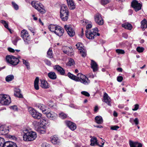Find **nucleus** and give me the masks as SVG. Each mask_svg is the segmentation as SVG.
I'll use <instances>...</instances> for the list:
<instances>
[{"instance_id":"nucleus-59","label":"nucleus","mask_w":147,"mask_h":147,"mask_svg":"<svg viewBox=\"0 0 147 147\" xmlns=\"http://www.w3.org/2000/svg\"><path fill=\"white\" fill-rule=\"evenodd\" d=\"M8 50L11 52L14 53L15 51L14 49L10 47L8 48Z\"/></svg>"},{"instance_id":"nucleus-14","label":"nucleus","mask_w":147,"mask_h":147,"mask_svg":"<svg viewBox=\"0 0 147 147\" xmlns=\"http://www.w3.org/2000/svg\"><path fill=\"white\" fill-rule=\"evenodd\" d=\"M131 6L136 11H137L141 9L142 5L140 3H138V1L134 0L131 2Z\"/></svg>"},{"instance_id":"nucleus-3","label":"nucleus","mask_w":147,"mask_h":147,"mask_svg":"<svg viewBox=\"0 0 147 147\" xmlns=\"http://www.w3.org/2000/svg\"><path fill=\"white\" fill-rule=\"evenodd\" d=\"M98 31L97 28H95L90 30H87L86 31V36L89 39H93L97 36L100 35V34L98 33Z\"/></svg>"},{"instance_id":"nucleus-12","label":"nucleus","mask_w":147,"mask_h":147,"mask_svg":"<svg viewBox=\"0 0 147 147\" xmlns=\"http://www.w3.org/2000/svg\"><path fill=\"white\" fill-rule=\"evenodd\" d=\"M94 19L96 23L98 25H102L103 24V19L100 14L97 13L94 16Z\"/></svg>"},{"instance_id":"nucleus-54","label":"nucleus","mask_w":147,"mask_h":147,"mask_svg":"<svg viewBox=\"0 0 147 147\" xmlns=\"http://www.w3.org/2000/svg\"><path fill=\"white\" fill-rule=\"evenodd\" d=\"M134 108H133L132 110L133 111H135L137 110L139 108V105L138 104H136L134 105Z\"/></svg>"},{"instance_id":"nucleus-22","label":"nucleus","mask_w":147,"mask_h":147,"mask_svg":"<svg viewBox=\"0 0 147 147\" xmlns=\"http://www.w3.org/2000/svg\"><path fill=\"white\" fill-rule=\"evenodd\" d=\"M36 107L38 109L42 111L43 114H45V113H46L45 112L47 110L45 109V106L44 105L38 103L36 105Z\"/></svg>"},{"instance_id":"nucleus-52","label":"nucleus","mask_w":147,"mask_h":147,"mask_svg":"<svg viewBox=\"0 0 147 147\" xmlns=\"http://www.w3.org/2000/svg\"><path fill=\"white\" fill-rule=\"evenodd\" d=\"M119 128V127L117 125L111 126V129L113 130H116Z\"/></svg>"},{"instance_id":"nucleus-38","label":"nucleus","mask_w":147,"mask_h":147,"mask_svg":"<svg viewBox=\"0 0 147 147\" xmlns=\"http://www.w3.org/2000/svg\"><path fill=\"white\" fill-rule=\"evenodd\" d=\"M57 27V26H56L55 25H50L49 26L48 28L51 31L53 32L54 33Z\"/></svg>"},{"instance_id":"nucleus-37","label":"nucleus","mask_w":147,"mask_h":147,"mask_svg":"<svg viewBox=\"0 0 147 147\" xmlns=\"http://www.w3.org/2000/svg\"><path fill=\"white\" fill-rule=\"evenodd\" d=\"M75 64V63L74 60L72 58L69 59V61L67 64V65L70 66H74Z\"/></svg>"},{"instance_id":"nucleus-39","label":"nucleus","mask_w":147,"mask_h":147,"mask_svg":"<svg viewBox=\"0 0 147 147\" xmlns=\"http://www.w3.org/2000/svg\"><path fill=\"white\" fill-rule=\"evenodd\" d=\"M97 139L95 137H93L90 140L91 142L90 145L92 146H94L95 144H97Z\"/></svg>"},{"instance_id":"nucleus-27","label":"nucleus","mask_w":147,"mask_h":147,"mask_svg":"<svg viewBox=\"0 0 147 147\" xmlns=\"http://www.w3.org/2000/svg\"><path fill=\"white\" fill-rule=\"evenodd\" d=\"M91 68L93 69L94 72H96L98 70V65L94 60H91L90 63Z\"/></svg>"},{"instance_id":"nucleus-8","label":"nucleus","mask_w":147,"mask_h":147,"mask_svg":"<svg viewBox=\"0 0 147 147\" xmlns=\"http://www.w3.org/2000/svg\"><path fill=\"white\" fill-rule=\"evenodd\" d=\"M6 59L7 62L13 65H17L19 62L18 58L13 56H7L6 57Z\"/></svg>"},{"instance_id":"nucleus-21","label":"nucleus","mask_w":147,"mask_h":147,"mask_svg":"<svg viewBox=\"0 0 147 147\" xmlns=\"http://www.w3.org/2000/svg\"><path fill=\"white\" fill-rule=\"evenodd\" d=\"M129 144L130 147H142V144L137 142H134L131 140H129Z\"/></svg>"},{"instance_id":"nucleus-62","label":"nucleus","mask_w":147,"mask_h":147,"mask_svg":"<svg viewBox=\"0 0 147 147\" xmlns=\"http://www.w3.org/2000/svg\"><path fill=\"white\" fill-rule=\"evenodd\" d=\"M32 16L33 17V19L34 20H37V18L36 17H35V15H32Z\"/></svg>"},{"instance_id":"nucleus-33","label":"nucleus","mask_w":147,"mask_h":147,"mask_svg":"<svg viewBox=\"0 0 147 147\" xmlns=\"http://www.w3.org/2000/svg\"><path fill=\"white\" fill-rule=\"evenodd\" d=\"M129 121L132 125L135 124L136 125H137L139 123V120L137 118H136L135 119L131 118H130Z\"/></svg>"},{"instance_id":"nucleus-4","label":"nucleus","mask_w":147,"mask_h":147,"mask_svg":"<svg viewBox=\"0 0 147 147\" xmlns=\"http://www.w3.org/2000/svg\"><path fill=\"white\" fill-rule=\"evenodd\" d=\"M24 134L23 138L25 141H32L35 139L37 137V134L35 132L28 131L26 133H24Z\"/></svg>"},{"instance_id":"nucleus-32","label":"nucleus","mask_w":147,"mask_h":147,"mask_svg":"<svg viewBox=\"0 0 147 147\" xmlns=\"http://www.w3.org/2000/svg\"><path fill=\"white\" fill-rule=\"evenodd\" d=\"M40 86L44 88H47L49 87L48 83L46 81L44 80L41 81Z\"/></svg>"},{"instance_id":"nucleus-18","label":"nucleus","mask_w":147,"mask_h":147,"mask_svg":"<svg viewBox=\"0 0 147 147\" xmlns=\"http://www.w3.org/2000/svg\"><path fill=\"white\" fill-rule=\"evenodd\" d=\"M54 68L57 70L58 72L62 75H65V70L63 68L59 65H56L54 66Z\"/></svg>"},{"instance_id":"nucleus-30","label":"nucleus","mask_w":147,"mask_h":147,"mask_svg":"<svg viewBox=\"0 0 147 147\" xmlns=\"http://www.w3.org/2000/svg\"><path fill=\"white\" fill-rule=\"evenodd\" d=\"M48 76L52 80H55L57 78V75L55 72H50L48 73Z\"/></svg>"},{"instance_id":"nucleus-29","label":"nucleus","mask_w":147,"mask_h":147,"mask_svg":"<svg viewBox=\"0 0 147 147\" xmlns=\"http://www.w3.org/2000/svg\"><path fill=\"white\" fill-rule=\"evenodd\" d=\"M121 26L129 30H131L132 28L131 25L127 22L122 24Z\"/></svg>"},{"instance_id":"nucleus-53","label":"nucleus","mask_w":147,"mask_h":147,"mask_svg":"<svg viewBox=\"0 0 147 147\" xmlns=\"http://www.w3.org/2000/svg\"><path fill=\"white\" fill-rule=\"evenodd\" d=\"M45 63L48 65L51 66V61L48 59H45L44 60Z\"/></svg>"},{"instance_id":"nucleus-17","label":"nucleus","mask_w":147,"mask_h":147,"mask_svg":"<svg viewBox=\"0 0 147 147\" xmlns=\"http://www.w3.org/2000/svg\"><path fill=\"white\" fill-rule=\"evenodd\" d=\"M64 32L63 29L59 26H57L54 33L59 36H61L63 35Z\"/></svg>"},{"instance_id":"nucleus-44","label":"nucleus","mask_w":147,"mask_h":147,"mask_svg":"<svg viewBox=\"0 0 147 147\" xmlns=\"http://www.w3.org/2000/svg\"><path fill=\"white\" fill-rule=\"evenodd\" d=\"M110 1V0H101L100 3L102 5H105L108 3Z\"/></svg>"},{"instance_id":"nucleus-35","label":"nucleus","mask_w":147,"mask_h":147,"mask_svg":"<svg viewBox=\"0 0 147 147\" xmlns=\"http://www.w3.org/2000/svg\"><path fill=\"white\" fill-rule=\"evenodd\" d=\"M39 79L38 77L36 78L34 81V87L35 89L38 90L39 89V87L38 85Z\"/></svg>"},{"instance_id":"nucleus-11","label":"nucleus","mask_w":147,"mask_h":147,"mask_svg":"<svg viewBox=\"0 0 147 147\" xmlns=\"http://www.w3.org/2000/svg\"><path fill=\"white\" fill-rule=\"evenodd\" d=\"M76 48L79 50L80 53L83 57L86 56V53L85 49L83 48V45L81 42H78L76 45Z\"/></svg>"},{"instance_id":"nucleus-15","label":"nucleus","mask_w":147,"mask_h":147,"mask_svg":"<svg viewBox=\"0 0 147 147\" xmlns=\"http://www.w3.org/2000/svg\"><path fill=\"white\" fill-rule=\"evenodd\" d=\"M45 114L46 115L47 117L51 119H53L57 117V115L54 112L51 111H46Z\"/></svg>"},{"instance_id":"nucleus-25","label":"nucleus","mask_w":147,"mask_h":147,"mask_svg":"<svg viewBox=\"0 0 147 147\" xmlns=\"http://www.w3.org/2000/svg\"><path fill=\"white\" fill-rule=\"evenodd\" d=\"M3 147H18L16 144L14 142L7 141L4 143Z\"/></svg>"},{"instance_id":"nucleus-64","label":"nucleus","mask_w":147,"mask_h":147,"mask_svg":"<svg viewBox=\"0 0 147 147\" xmlns=\"http://www.w3.org/2000/svg\"><path fill=\"white\" fill-rule=\"evenodd\" d=\"M69 52V51H67V50H66V51H63V52L64 53H65V54H67L68 55L69 54L68 52Z\"/></svg>"},{"instance_id":"nucleus-47","label":"nucleus","mask_w":147,"mask_h":147,"mask_svg":"<svg viewBox=\"0 0 147 147\" xmlns=\"http://www.w3.org/2000/svg\"><path fill=\"white\" fill-rule=\"evenodd\" d=\"M116 51L118 54H124L125 53L124 50L122 49H117L116 50Z\"/></svg>"},{"instance_id":"nucleus-28","label":"nucleus","mask_w":147,"mask_h":147,"mask_svg":"<svg viewBox=\"0 0 147 147\" xmlns=\"http://www.w3.org/2000/svg\"><path fill=\"white\" fill-rule=\"evenodd\" d=\"M14 92V95L15 96L20 98L23 97L22 95L20 93V90L19 88H15Z\"/></svg>"},{"instance_id":"nucleus-1","label":"nucleus","mask_w":147,"mask_h":147,"mask_svg":"<svg viewBox=\"0 0 147 147\" xmlns=\"http://www.w3.org/2000/svg\"><path fill=\"white\" fill-rule=\"evenodd\" d=\"M67 76L70 79L77 82H80L85 85H88L90 82V81L88 78L80 73L78 74L77 76H76L68 72Z\"/></svg>"},{"instance_id":"nucleus-57","label":"nucleus","mask_w":147,"mask_h":147,"mask_svg":"<svg viewBox=\"0 0 147 147\" xmlns=\"http://www.w3.org/2000/svg\"><path fill=\"white\" fill-rule=\"evenodd\" d=\"M11 109H13L14 111H16L17 110V107L16 105H13V106H11Z\"/></svg>"},{"instance_id":"nucleus-51","label":"nucleus","mask_w":147,"mask_h":147,"mask_svg":"<svg viewBox=\"0 0 147 147\" xmlns=\"http://www.w3.org/2000/svg\"><path fill=\"white\" fill-rule=\"evenodd\" d=\"M21 39L19 37H17L16 39H15L13 41V44L16 45L17 44V43L18 42V41L20 40Z\"/></svg>"},{"instance_id":"nucleus-20","label":"nucleus","mask_w":147,"mask_h":147,"mask_svg":"<svg viewBox=\"0 0 147 147\" xmlns=\"http://www.w3.org/2000/svg\"><path fill=\"white\" fill-rule=\"evenodd\" d=\"M51 141L53 144L59 145L60 143V140L56 136H51Z\"/></svg>"},{"instance_id":"nucleus-60","label":"nucleus","mask_w":147,"mask_h":147,"mask_svg":"<svg viewBox=\"0 0 147 147\" xmlns=\"http://www.w3.org/2000/svg\"><path fill=\"white\" fill-rule=\"evenodd\" d=\"M98 106H96L94 108V111L95 112H97L98 111Z\"/></svg>"},{"instance_id":"nucleus-19","label":"nucleus","mask_w":147,"mask_h":147,"mask_svg":"<svg viewBox=\"0 0 147 147\" xmlns=\"http://www.w3.org/2000/svg\"><path fill=\"white\" fill-rule=\"evenodd\" d=\"M104 101L108 105L111 106V101L110 98L108 96V94L105 93L103 95Z\"/></svg>"},{"instance_id":"nucleus-26","label":"nucleus","mask_w":147,"mask_h":147,"mask_svg":"<svg viewBox=\"0 0 147 147\" xmlns=\"http://www.w3.org/2000/svg\"><path fill=\"white\" fill-rule=\"evenodd\" d=\"M91 22L86 20H84L82 22L83 25H86L87 29H89L92 28V25Z\"/></svg>"},{"instance_id":"nucleus-9","label":"nucleus","mask_w":147,"mask_h":147,"mask_svg":"<svg viewBox=\"0 0 147 147\" xmlns=\"http://www.w3.org/2000/svg\"><path fill=\"white\" fill-rule=\"evenodd\" d=\"M35 126V130L40 134H45L46 131V127L45 126H38L37 125L39 124V122L34 121L33 123Z\"/></svg>"},{"instance_id":"nucleus-58","label":"nucleus","mask_w":147,"mask_h":147,"mask_svg":"<svg viewBox=\"0 0 147 147\" xmlns=\"http://www.w3.org/2000/svg\"><path fill=\"white\" fill-rule=\"evenodd\" d=\"M28 29L32 33H35V30L34 29L32 28L29 27H28Z\"/></svg>"},{"instance_id":"nucleus-40","label":"nucleus","mask_w":147,"mask_h":147,"mask_svg":"<svg viewBox=\"0 0 147 147\" xmlns=\"http://www.w3.org/2000/svg\"><path fill=\"white\" fill-rule=\"evenodd\" d=\"M0 22L1 23L3 24L4 27L6 28L7 29L9 30L11 32V30L9 28L8 25V23L5 21L3 20H1V21Z\"/></svg>"},{"instance_id":"nucleus-2","label":"nucleus","mask_w":147,"mask_h":147,"mask_svg":"<svg viewBox=\"0 0 147 147\" xmlns=\"http://www.w3.org/2000/svg\"><path fill=\"white\" fill-rule=\"evenodd\" d=\"M69 12L67 6L62 4L61 6L60 17L61 20L64 21H66L68 19Z\"/></svg>"},{"instance_id":"nucleus-43","label":"nucleus","mask_w":147,"mask_h":147,"mask_svg":"<svg viewBox=\"0 0 147 147\" xmlns=\"http://www.w3.org/2000/svg\"><path fill=\"white\" fill-rule=\"evenodd\" d=\"M23 63L26 66L28 69H30V64L28 61L24 59H22Z\"/></svg>"},{"instance_id":"nucleus-63","label":"nucleus","mask_w":147,"mask_h":147,"mask_svg":"<svg viewBox=\"0 0 147 147\" xmlns=\"http://www.w3.org/2000/svg\"><path fill=\"white\" fill-rule=\"evenodd\" d=\"M113 115L115 117H117V114L116 112L114 111L113 113Z\"/></svg>"},{"instance_id":"nucleus-50","label":"nucleus","mask_w":147,"mask_h":147,"mask_svg":"<svg viewBox=\"0 0 147 147\" xmlns=\"http://www.w3.org/2000/svg\"><path fill=\"white\" fill-rule=\"evenodd\" d=\"M81 94L86 96L89 97L90 96V94L87 91H83L81 92Z\"/></svg>"},{"instance_id":"nucleus-41","label":"nucleus","mask_w":147,"mask_h":147,"mask_svg":"<svg viewBox=\"0 0 147 147\" xmlns=\"http://www.w3.org/2000/svg\"><path fill=\"white\" fill-rule=\"evenodd\" d=\"M47 57L49 58H51L53 57V54L52 49L49 48L47 52Z\"/></svg>"},{"instance_id":"nucleus-61","label":"nucleus","mask_w":147,"mask_h":147,"mask_svg":"<svg viewBox=\"0 0 147 147\" xmlns=\"http://www.w3.org/2000/svg\"><path fill=\"white\" fill-rule=\"evenodd\" d=\"M117 70L119 72H122L123 70L122 68L120 67H119L117 68Z\"/></svg>"},{"instance_id":"nucleus-24","label":"nucleus","mask_w":147,"mask_h":147,"mask_svg":"<svg viewBox=\"0 0 147 147\" xmlns=\"http://www.w3.org/2000/svg\"><path fill=\"white\" fill-rule=\"evenodd\" d=\"M66 123L68 127L72 130H74L76 128V125L70 121H66Z\"/></svg>"},{"instance_id":"nucleus-34","label":"nucleus","mask_w":147,"mask_h":147,"mask_svg":"<svg viewBox=\"0 0 147 147\" xmlns=\"http://www.w3.org/2000/svg\"><path fill=\"white\" fill-rule=\"evenodd\" d=\"M141 28L145 29L147 28V21L146 19H144L141 22Z\"/></svg>"},{"instance_id":"nucleus-46","label":"nucleus","mask_w":147,"mask_h":147,"mask_svg":"<svg viewBox=\"0 0 147 147\" xmlns=\"http://www.w3.org/2000/svg\"><path fill=\"white\" fill-rule=\"evenodd\" d=\"M144 49L143 47H138L136 48L137 51L140 53L142 52L144 50Z\"/></svg>"},{"instance_id":"nucleus-16","label":"nucleus","mask_w":147,"mask_h":147,"mask_svg":"<svg viewBox=\"0 0 147 147\" xmlns=\"http://www.w3.org/2000/svg\"><path fill=\"white\" fill-rule=\"evenodd\" d=\"M9 132L8 127L5 125L0 126V134L5 135L7 134Z\"/></svg>"},{"instance_id":"nucleus-49","label":"nucleus","mask_w":147,"mask_h":147,"mask_svg":"<svg viewBox=\"0 0 147 147\" xmlns=\"http://www.w3.org/2000/svg\"><path fill=\"white\" fill-rule=\"evenodd\" d=\"M12 6L16 10H18L19 9V6L15 3L12 2Z\"/></svg>"},{"instance_id":"nucleus-23","label":"nucleus","mask_w":147,"mask_h":147,"mask_svg":"<svg viewBox=\"0 0 147 147\" xmlns=\"http://www.w3.org/2000/svg\"><path fill=\"white\" fill-rule=\"evenodd\" d=\"M69 9H74L76 8V5L73 0H66Z\"/></svg>"},{"instance_id":"nucleus-48","label":"nucleus","mask_w":147,"mask_h":147,"mask_svg":"<svg viewBox=\"0 0 147 147\" xmlns=\"http://www.w3.org/2000/svg\"><path fill=\"white\" fill-rule=\"evenodd\" d=\"M59 115L60 117H61L62 119H65L67 117V115L63 112L60 113L59 114Z\"/></svg>"},{"instance_id":"nucleus-55","label":"nucleus","mask_w":147,"mask_h":147,"mask_svg":"<svg viewBox=\"0 0 147 147\" xmlns=\"http://www.w3.org/2000/svg\"><path fill=\"white\" fill-rule=\"evenodd\" d=\"M42 147H50V146L47 143H43L42 144Z\"/></svg>"},{"instance_id":"nucleus-31","label":"nucleus","mask_w":147,"mask_h":147,"mask_svg":"<svg viewBox=\"0 0 147 147\" xmlns=\"http://www.w3.org/2000/svg\"><path fill=\"white\" fill-rule=\"evenodd\" d=\"M95 121L96 123L98 124H101L103 123V120L102 117L100 116H97L95 118Z\"/></svg>"},{"instance_id":"nucleus-6","label":"nucleus","mask_w":147,"mask_h":147,"mask_svg":"<svg viewBox=\"0 0 147 147\" xmlns=\"http://www.w3.org/2000/svg\"><path fill=\"white\" fill-rule=\"evenodd\" d=\"M31 4L32 6L37 10L40 13L42 14L45 12L44 7L41 3L33 1H32Z\"/></svg>"},{"instance_id":"nucleus-10","label":"nucleus","mask_w":147,"mask_h":147,"mask_svg":"<svg viewBox=\"0 0 147 147\" xmlns=\"http://www.w3.org/2000/svg\"><path fill=\"white\" fill-rule=\"evenodd\" d=\"M29 113L34 119H40L41 118L42 114L37 111L34 109L32 107H30L28 109Z\"/></svg>"},{"instance_id":"nucleus-13","label":"nucleus","mask_w":147,"mask_h":147,"mask_svg":"<svg viewBox=\"0 0 147 147\" xmlns=\"http://www.w3.org/2000/svg\"><path fill=\"white\" fill-rule=\"evenodd\" d=\"M64 28L70 36L72 37L75 35V33L74 29L70 25H65Z\"/></svg>"},{"instance_id":"nucleus-42","label":"nucleus","mask_w":147,"mask_h":147,"mask_svg":"<svg viewBox=\"0 0 147 147\" xmlns=\"http://www.w3.org/2000/svg\"><path fill=\"white\" fill-rule=\"evenodd\" d=\"M14 78V76L12 75H10L7 76L5 78V80L7 82L11 81Z\"/></svg>"},{"instance_id":"nucleus-36","label":"nucleus","mask_w":147,"mask_h":147,"mask_svg":"<svg viewBox=\"0 0 147 147\" xmlns=\"http://www.w3.org/2000/svg\"><path fill=\"white\" fill-rule=\"evenodd\" d=\"M40 125L42 126H46V125L48 123V121L45 118H42L40 120Z\"/></svg>"},{"instance_id":"nucleus-5","label":"nucleus","mask_w":147,"mask_h":147,"mask_svg":"<svg viewBox=\"0 0 147 147\" xmlns=\"http://www.w3.org/2000/svg\"><path fill=\"white\" fill-rule=\"evenodd\" d=\"M11 102L10 97L8 95L0 94V103L3 105H8Z\"/></svg>"},{"instance_id":"nucleus-45","label":"nucleus","mask_w":147,"mask_h":147,"mask_svg":"<svg viewBox=\"0 0 147 147\" xmlns=\"http://www.w3.org/2000/svg\"><path fill=\"white\" fill-rule=\"evenodd\" d=\"M5 142L4 138L0 137V147H3Z\"/></svg>"},{"instance_id":"nucleus-56","label":"nucleus","mask_w":147,"mask_h":147,"mask_svg":"<svg viewBox=\"0 0 147 147\" xmlns=\"http://www.w3.org/2000/svg\"><path fill=\"white\" fill-rule=\"evenodd\" d=\"M117 80L118 82H120L123 80V78L121 76H119L117 77Z\"/></svg>"},{"instance_id":"nucleus-7","label":"nucleus","mask_w":147,"mask_h":147,"mask_svg":"<svg viewBox=\"0 0 147 147\" xmlns=\"http://www.w3.org/2000/svg\"><path fill=\"white\" fill-rule=\"evenodd\" d=\"M21 36L26 45L29 44L30 40V37L27 31L24 29L22 30L21 32Z\"/></svg>"}]
</instances>
